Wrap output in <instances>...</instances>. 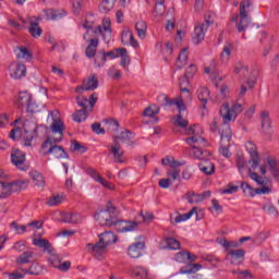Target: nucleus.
Wrapping results in <instances>:
<instances>
[{
  "mask_svg": "<svg viewBox=\"0 0 279 279\" xmlns=\"http://www.w3.org/2000/svg\"><path fill=\"white\" fill-rule=\"evenodd\" d=\"M160 112V108L156 105H150L148 108H146L143 112L144 117H156Z\"/></svg>",
  "mask_w": 279,
  "mask_h": 279,
  "instance_id": "obj_53",
  "label": "nucleus"
},
{
  "mask_svg": "<svg viewBox=\"0 0 279 279\" xmlns=\"http://www.w3.org/2000/svg\"><path fill=\"white\" fill-rule=\"evenodd\" d=\"M120 57H121V61H120L121 66H123V69L128 71V66L130 65V56H128V49L120 48Z\"/></svg>",
  "mask_w": 279,
  "mask_h": 279,
  "instance_id": "obj_42",
  "label": "nucleus"
},
{
  "mask_svg": "<svg viewBox=\"0 0 279 279\" xmlns=\"http://www.w3.org/2000/svg\"><path fill=\"white\" fill-rule=\"evenodd\" d=\"M132 136V132H130L129 130L122 131L120 135H114L113 136V141H117V143H119V141L121 143H125V141H130Z\"/></svg>",
  "mask_w": 279,
  "mask_h": 279,
  "instance_id": "obj_52",
  "label": "nucleus"
},
{
  "mask_svg": "<svg viewBox=\"0 0 279 279\" xmlns=\"http://www.w3.org/2000/svg\"><path fill=\"white\" fill-rule=\"evenodd\" d=\"M86 43H89V45L86 48L85 56L87 58H95L97 56V47H99V38H87Z\"/></svg>",
  "mask_w": 279,
  "mask_h": 279,
  "instance_id": "obj_22",
  "label": "nucleus"
},
{
  "mask_svg": "<svg viewBox=\"0 0 279 279\" xmlns=\"http://www.w3.org/2000/svg\"><path fill=\"white\" fill-rule=\"evenodd\" d=\"M106 51H99L97 54H96V58L94 60L95 62V65L98 66V68H101L104 66V64H106Z\"/></svg>",
  "mask_w": 279,
  "mask_h": 279,
  "instance_id": "obj_57",
  "label": "nucleus"
},
{
  "mask_svg": "<svg viewBox=\"0 0 279 279\" xmlns=\"http://www.w3.org/2000/svg\"><path fill=\"white\" fill-rule=\"evenodd\" d=\"M121 40L124 45H131L134 49L138 48V40L134 38V34L130 29L122 32Z\"/></svg>",
  "mask_w": 279,
  "mask_h": 279,
  "instance_id": "obj_21",
  "label": "nucleus"
},
{
  "mask_svg": "<svg viewBox=\"0 0 279 279\" xmlns=\"http://www.w3.org/2000/svg\"><path fill=\"white\" fill-rule=\"evenodd\" d=\"M114 3H117V0H104L99 7L100 12L108 14L114 8Z\"/></svg>",
  "mask_w": 279,
  "mask_h": 279,
  "instance_id": "obj_45",
  "label": "nucleus"
},
{
  "mask_svg": "<svg viewBox=\"0 0 279 279\" xmlns=\"http://www.w3.org/2000/svg\"><path fill=\"white\" fill-rule=\"evenodd\" d=\"M114 213H117V208L109 206L96 213L95 219L98 221L99 226H108L109 228L114 226L118 232H134V230L138 228V221L117 220Z\"/></svg>",
  "mask_w": 279,
  "mask_h": 279,
  "instance_id": "obj_1",
  "label": "nucleus"
},
{
  "mask_svg": "<svg viewBox=\"0 0 279 279\" xmlns=\"http://www.w3.org/2000/svg\"><path fill=\"white\" fill-rule=\"evenodd\" d=\"M33 99L34 98H32L29 92H20L16 99V106L17 108H27Z\"/></svg>",
  "mask_w": 279,
  "mask_h": 279,
  "instance_id": "obj_19",
  "label": "nucleus"
},
{
  "mask_svg": "<svg viewBox=\"0 0 279 279\" xmlns=\"http://www.w3.org/2000/svg\"><path fill=\"white\" fill-rule=\"evenodd\" d=\"M109 154L113 157V162L123 165L125 162V151L122 150L119 142L113 141V144L108 146Z\"/></svg>",
  "mask_w": 279,
  "mask_h": 279,
  "instance_id": "obj_13",
  "label": "nucleus"
},
{
  "mask_svg": "<svg viewBox=\"0 0 279 279\" xmlns=\"http://www.w3.org/2000/svg\"><path fill=\"white\" fill-rule=\"evenodd\" d=\"M246 151H248L251 159L250 165L251 169H258V166L260 165V156H258V150L256 149V145L254 142L248 141L245 143Z\"/></svg>",
  "mask_w": 279,
  "mask_h": 279,
  "instance_id": "obj_10",
  "label": "nucleus"
},
{
  "mask_svg": "<svg viewBox=\"0 0 279 279\" xmlns=\"http://www.w3.org/2000/svg\"><path fill=\"white\" fill-rule=\"evenodd\" d=\"M27 276H40V271H43V268L38 264H32L28 269H22Z\"/></svg>",
  "mask_w": 279,
  "mask_h": 279,
  "instance_id": "obj_46",
  "label": "nucleus"
},
{
  "mask_svg": "<svg viewBox=\"0 0 279 279\" xmlns=\"http://www.w3.org/2000/svg\"><path fill=\"white\" fill-rule=\"evenodd\" d=\"M220 134V143H230L232 141V130L230 129V124L223 121L221 126L219 128Z\"/></svg>",
  "mask_w": 279,
  "mask_h": 279,
  "instance_id": "obj_17",
  "label": "nucleus"
},
{
  "mask_svg": "<svg viewBox=\"0 0 279 279\" xmlns=\"http://www.w3.org/2000/svg\"><path fill=\"white\" fill-rule=\"evenodd\" d=\"M186 134H194L191 137H187L185 141L187 145L192 146V154L198 160H206L208 156L210 157V153L208 150H203L202 147H208V142L202 136L195 134V126L187 129Z\"/></svg>",
  "mask_w": 279,
  "mask_h": 279,
  "instance_id": "obj_2",
  "label": "nucleus"
},
{
  "mask_svg": "<svg viewBox=\"0 0 279 279\" xmlns=\"http://www.w3.org/2000/svg\"><path fill=\"white\" fill-rule=\"evenodd\" d=\"M35 253L32 251L23 252L22 255L17 256L15 259L16 265H29L34 260Z\"/></svg>",
  "mask_w": 279,
  "mask_h": 279,
  "instance_id": "obj_25",
  "label": "nucleus"
},
{
  "mask_svg": "<svg viewBox=\"0 0 279 279\" xmlns=\"http://www.w3.org/2000/svg\"><path fill=\"white\" fill-rule=\"evenodd\" d=\"M111 22L108 17H105L102 20V26H98L97 27V32L98 34H107L108 36L112 35V27L110 26Z\"/></svg>",
  "mask_w": 279,
  "mask_h": 279,
  "instance_id": "obj_34",
  "label": "nucleus"
},
{
  "mask_svg": "<svg viewBox=\"0 0 279 279\" xmlns=\"http://www.w3.org/2000/svg\"><path fill=\"white\" fill-rule=\"evenodd\" d=\"M189 77L186 74L183 76H180L179 78V86H180V90L181 93H185L186 97H191V90L189 89Z\"/></svg>",
  "mask_w": 279,
  "mask_h": 279,
  "instance_id": "obj_33",
  "label": "nucleus"
},
{
  "mask_svg": "<svg viewBox=\"0 0 279 279\" xmlns=\"http://www.w3.org/2000/svg\"><path fill=\"white\" fill-rule=\"evenodd\" d=\"M132 274L135 276V278L149 279V271L141 266H135L132 269Z\"/></svg>",
  "mask_w": 279,
  "mask_h": 279,
  "instance_id": "obj_36",
  "label": "nucleus"
},
{
  "mask_svg": "<svg viewBox=\"0 0 279 279\" xmlns=\"http://www.w3.org/2000/svg\"><path fill=\"white\" fill-rule=\"evenodd\" d=\"M47 21H58L66 16V11L48 9L45 11Z\"/></svg>",
  "mask_w": 279,
  "mask_h": 279,
  "instance_id": "obj_23",
  "label": "nucleus"
},
{
  "mask_svg": "<svg viewBox=\"0 0 279 279\" xmlns=\"http://www.w3.org/2000/svg\"><path fill=\"white\" fill-rule=\"evenodd\" d=\"M247 8H252V0H243L240 3V15H234L232 17V21L236 22V29L239 34H243L247 27H250V23H252V20L250 19V11Z\"/></svg>",
  "mask_w": 279,
  "mask_h": 279,
  "instance_id": "obj_4",
  "label": "nucleus"
},
{
  "mask_svg": "<svg viewBox=\"0 0 279 279\" xmlns=\"http://www.w3.org/2000/svg\"><path fill=\"white\" fill-rule=\"evenodd\" d=\"M9 75L12 80H21L27 75V68L25 64L12 62L9 65Z\"/></svg>",
  "mask_w": 279,
  "mask_h": 279,
  "instance_id": "obj_12",
  "label": "nucleus"
},
{
  "mask_svg": "<svg viewBox=\"0 0 279 279\" xmlns=\"http://www.w3.org/2000/svg\"><path fill=\"white\" fill-rule=\"evenodd\" d=\"M245 108H243V105L235 102L230 108V104L223 102L220 107V117L225 121V123H230V121H236V117L243 112Z\"/></svg>",
  "mask_w": 279,
  "mask_h": 279,
  "instance_id": "obj_6",
  "label": "nucleus"
},
{
  "mask_svg": "<svg viewBox=\"0 0 279 279\" xmlns=\"http://www.w3.org/2000/svg\"><path fill=\"white\" fill-rule=\"evenodd\" d=\"M26 157L25 153H23L20 149H13L11 153V162L16 169L20 171H28L29 170V165L26 162Z\"/></svg>",
  "mask_w": 279,
  "mask_h": 279,
  "instance_id": "obj_8",
  "label": "nucleus"
},
{
  "mask_svg": "<svg viewBox=\"0 0 279 279\" xmlns=\"http://www.w3.org/2000/svg\"><path fill=\"white\" fill-rule=\"evenodd\" d=\"M159 101H163L166 106H177L179 113H182L183 110H186L184 106V100L182 98H178L175 100L169 98V96L162 94L158 97Z\"/></svg>",
  "mask_w": 279,
  "mask_h": 279,
  "instance_id": "obj_15",
  "label": "nucleus"
},
{
  "mask_svg": "<svg viewBox=\"0 0 279 279\" xmlns=\"http://www.w3.org/2000/svg\"><path fill=\"white\" fill-rule=\"evenodd\" d=\"M241 189L244 191L245 195H247L248 197H254V195H267V193L270 192L269 187L267 186H264L260 189H254L252 187L251 184L245 182L241 184Z\"/></svg>",
  "mask_w": 279,
  "mask_h": 279,
  "instance_id": "obj_14",
  "label": "nucleus"
},
{
  "mask_svg": "<svg viewBox=\"0 0 279 279\" xmlns=\"http://www.w3.org/2000/svg\"><path fill=\"white\" fill-rule=\"evenodd\" d=\"M263 210L266 211L267 215H270V217H275L276 219H278V209H276V207H274L271 203H266L263 206Z\"/></svg>",
  "mask_w": 279,
  "mask_h": 279,
  "instance_id": "obj_48",
  "label": "nucleus"
},
{
  "mask_svg": "<svg viewBox=\"0 0 279 279\" xmlns=\"http://www.w3.org/2000/svg\"><path fill=\"white\" fill-rule=\"evenodd\" d=\"M16 57L19 58V60H32V53L29 52V50H27V48L24 47L20 48V53H17Z\"/></svg>",
  "mask_w": 279,
  "mask_h": 279,
  "instance_id": "obj_61",
  "label": "nucleus"
},
{
  "mask_svg": "<svg viewBox=\"0 0 279 279\" xmlns=\"http://www.w3.org/2000/svg\"><path fill=\"white\" fill-rule=\"evenodd\" d=\"M88 114H90V111H84V110H76L73 114H72V119L73 121H75V123H83V121H86V119H88Z\"/></svg>",
  "mask_w": 279,
  "mask_h": 279,
  "instance_id": "obj_35",
  "label": "nucleus"
},
{
  "mask_svg": "<svg viewBox=\"0 0 279 279\" xmlns=\"http://www.w3.org/2000/svg\"><path fill=\"white\" fill-rule=\"evenodd\" d=\"M108 75L112 80H121L122 77L121 71L116 69L114 66L109 68Z\"/></svg>",
  "mask_w": 279,
  "mask_h": 279,
  "instance_id": "obj_63",
  "label": "nucleus"
},
{
  "mask_svg": "<svg viewBox=\"0 0 279 279\" xmlns=\"http://www.w3.org/2000/svg\"><path fill=\"white\" fill-rule=\"evenodd\" d=\"M199 269H202L201 264H187L181 267L179 274H185V275L197 274Z\"/></svg>",
  "mask_w": 279,
  "mask_h": 279,
  "instance_id": "obj_31",
  "label": "nucleus"
},
{
  "mask_svg": "<svg viewBox=\"0 0 279 279\" xmlns=\"http://www.w3.org/2000/svg\"><path fill=\"white\" fill-rule=\"evenodd\" d=\"M76 104L80 108H82L81 110L85 112H93V104H90V100H88V98L77 96Z\"/></svg>",
  "mask_w": 279,
  "mask_h": 279,
  "instance_id": "obj_30",
  "label": "nucleus"
},
{
  "mask_svg": "<svg viewBox=\"0 0 279 279\" xmlns=\"http://www.w3.org/2000/svg\"><path fill=\"white\" fill-rule=\"evenodd\" d=\"M231 54H232V44L227 43L223 46L222 52L220 54V59L222 60V62H228Z\"/></svg>",
  "mask_w": 279,
  "mask_h": 279,
  "instance_id": "obj_43",
  "label": "nucleus"
},
{
  "mask_svg": "<svg viewBox=\"0 0 279 279\" xmlns=\"http://www.w3.org/2000/svg\"><path fill=\"white\" fill-rule=\"evenodd\" d=\"M62 202H64L63 195H52L47 199L46 204L47 206L53 207V206H60Z\"/></svg>",
  "mask_w": 279,
  "mask_h": 279,
  "instance_id": "obj_44",
  "label": "nucleus"
},
{
  "mask_svg": "<svg viewBox=\"0 0 279 279\" xmlns=\"http://www.w3.org/2000/svg\"><path fill=\"white\" fill-rule=\"evenodd\" d=\"M198 169H201L202 173H205V175H213V173H215V163L210 162L209 159L206 158L198 163Z\"/></svg>",
  "mask_w": 279,
  "mask_h": 279,
  "instance_id": "obj_24",
  "label": "nucleus"
},
{
  "mask_svg": "<svg viewBox=\"0 0 279 279\" xmlns=\"http://www.w3.org/2000/svg\"><path fill=\"white\" fill-rule=\"evenodd\" d=\"M86 173L87 175L92 177L95 182H98V184L108 187L109 183L104 179V177L100 175V173L96 169L87 168Z\"/></svg>",
  "mask_w": 279,
  "mask_h": 279,
  "instance_id": "obj_26",
  "label": "nucleus"
},
{
  "mask_svg": "<svg viewBox=\"0 0 279 279\" xmlns=\"http://www.w3.org/2000/svg\"><path fill=\"white\" fill-rule=\"evenodd\" d=\"M220 245H222V247L226 248L227 252H230V250H236V247H239V245H241V243L236 242V241H228L226 239L220 240Z\"/></svg>",
  "mask_w": 279,
  "mask_h": 279,
  "instance_id": "obj_47",
  "label": "nucleus"
},
{
  "mask_svg": "<svg viewBox=\"0 0 279 279\" xmlns=\"http://www.w3.org/2000/svg\"><path fill=\"white\" fill-rule=\"evenodd\" d=\"M24 268H17L9 274V279H23L25 278L26 274L23 271Z\"/></svg>",
  "mask_w": 279,
  "mask_h": 279,
  "instance_id": "obj_59",
  "label": "nucleus"
},
{
  "mask_svg": "<svg viewBox=\"0 0 279 279\" xmlns=\"http://www.w3.org/2000/svg\"><path fill=\"white\" fill-rule=\"evenodd\" d=\"M11 230H15V234H25L27 232V227L25 225H19V222L13 221L10 223Z\"/></svg>",
  "mask_w": 279,
  "mask_h": 279,
  "instance_id": "obj_51",
  "label": "nucleus"
},
{
  "mask_svg": "<svg viewBox=\"0 0 279 279\" xmlns=\"http://www.w3.org/2000/svg\"><path fill=\"white\" fill-rule=\"evenodd\" d=\"M213 25V21L205 20V23L199 24L194 28V36H193V43L195 45H199L204 38H206V32H208V27Z\"/></svg>",
  "mask_w": 279,
  "mask_h": 279,
  "instance_id": "obj_11",
  "label": "nucleus"
},
{
  "mask_svg": "<svg viewBox=\"0 0 279 279\" xmlns=\"http://www.w3.org/2000/svg\"><path fill=\"white\" fill-rule=\"evenodd\" d=\"M228 256H231L232 260H239V258H243L245 256V250H229L227 251Z\"/></svg>",
  "mask_w": 279,
  "mask_h": 279,
  "instance_id": "obj_49",
  "label": "nucleus"
},
{
  "mask_svg": "<svg viewBox=\"0 0 279 279\" xmlns=\"http://www.w3.org/2000/svg\"><path fill=\"white\" fill-rule=\"evenodd\" d=\"M189 204H199L202 203V194H194L193 192L187 193Z\"/></svg>",
  "mask_w": 279,
  "mask_h": 279,
  "instance_id": "obj_60",
  "label": "nucleus"
},
{
  "mask_svg": "<svg viewBox=\"0 0 279 279\" xmlns=\"http://www.w3.org/2000/svg\"><path fill=\"white\" fill-rule=\"evenodd\" d=\"M193 215H197V207L192 208L187 214L178 215L174 218V223H182V221H189Z\"/></svg>",
  "mask_w": 279,
  "mask_h": 279,
  "instance_id": "obj_38",
  "label": "nucleus"
},
{
  "mask_svg": "<svg viewBox=\"0 0 279 279\" xmlns=\"http://www.w3.org/2000/svg\"><path fill=\"white\" fill-rule=\"evenodd\" d=\"M267 163L269 167V171L272 173L275 178H278L279 170H278V163L272 158H267Z\"/></svg>",
  "mask_w": 279,
  "mask_h": 279,
  "instance_id": "obj_55",
  "label": "nucleus"
},
{
  "mask_svg": "<svg viewBox=\"0 0 279 279\" xmlns=\"http://www.w3.org/2000/svg\"><path fill=\"white\" fill-rule=\"evenodd\" d=\"M253 168L248 169V175L251 178V180H253L254 182H256V184H258V186H264L265 184V179H263V177L258 175V173L256 172H252Z\"/></svg>",
  "mask_w": 279,
  "mask_h": 279,
  "instance_id": "obj_56",
  "label": "nucleus"
},
{
  "mask_svg": "<svg viewBox=\"0 0 279 279\" xmlns=\"http://www.w3.org/2000/svg\"><path fill=\"white\" fill-rule=\"evenodd\" d=\"M267 239L266 232H259L253 238L254 245H262V243Z\"/></svg>",
  "mask_w": 279,
  "mask_h": 279,
  "instance_id": "obj_64",
  "label": "nucleus"
},
{
  "mask_svg": "<svg viewBox=\"0 0 279 279\" xmlns=\"http://www.w3.org/2000/svg\"><path fill=\"white\" fill-rule=\"evenodd\" d=\"M61 221L63 223H80V221H82V216L80 214L64 213L62 214Z\"/></svg>",
  "mask_w": 279,
  "mask_h": 279,
  "instance_id": "obj_28",
  "label": "nucleus"
},
{
  "mask_svg": "<svg viewBox=\"0 0 279 279\" xmlns=\"http://www.w3.org/2000/svg\"><path fill=\"white\" fill-rule=\"evenodd\" d=\"M99 88V77L97 74H93L83 80V84L75 88V93H84V90H97Z\"/></svg>",
  "mask_w": 279,
  "mask_h": 279,
  "instance_id": "obj_9",
  "label": "nucleus"
},
{
  "mask_svg": "<svg viewBox=\"0 0 279 279\" xmlns=\"http://www.w3.org/2000/svg\"><path fill=\"white\" fill-rule=\"evenodd\" d=\"M47 154H52L54 158H69V154L62 148L60 145H51L46 153H44V156H47Z\"/></svg>",
  "mask_w": 279,
  "mask_h": 279,
  "instance_id": "obj_20",
  "label": "nucleus"
},
{
  "mask_svg": "<svg viewBox=\"0 0 279 279\" xmlns=\"http://www.w3.org/2000/svg\"><path fill=\"white\" fill-rule=\"evenodd\" d=\"M29 182L27 180H20L9 183L11 195L12 193H19V191H24L28 186Z\"/></svg>",
  "mask_w": 279,
  "mask_h": 279,
  "instance_id": "obj_29",
  "label": "nucleus"
},
{
  "mask_svg": "<svg viewBox=\"0 0 279 279\" xmlns=\"http://www.w3.org/2000/svg\"><path fill=\"white\" fill-rule=\"evenodd\" d=\"M50 130L52 131V134H59V137H54V143H60L64 136V123L58 119H53Z\"/></svg>",
  "mask_w": 279,
  "mask_h": 279,
  "instance_id": "obj_18",
  "label": "nucleus"
},
{
  "mask_svg": "<svg viewBox=\"0 0 279 279\" xmlns=\"http://www.w3.org/2000/svg\"><path fill=\"white\" fill-rule=\"evenodd\" d=\"M155 12L157 16L165 14V0H157L155 4Z\"/></svg>",
  "mask_w": 279,
  "mask_h": 279,
  "instance_id": "obj_62",
  "label": "nucleus"
},
{
  "mask_svg": "<svg viewBox=\"0 0 279 279\" xmlns=\"http://www.w3.org/2000/svg\"><path fill=\"white\" fill-rule=\"evenodd\" d=\"M24 132L26 134L24 136V145L25 147H32V142L38 136V133H36L38 132V125L34 121L26 120L24 122Z\"/></svg>",
  "mask_w": 279,
  "mask_h": 279,
  "instance_id": "obj_7",
  "label": "nucleus"
},
{
  "mask_svg": "<svg viewBox=\"0 0 279 279\" xmlns=\"http://www.w3.org/2000/svg\"><path fill=\"white\" fill-rule=\"evenodd\" d=\"M219 153L221 154V156H225V158H230L232 156V154L230 153V143L220 142Z\"/></svg>",
  "mask_w": 279,
  "mask_h": 279,
  "instance_id": "obj_58",
  "label": "nucleus"
},
{
  "mask_svg": "<svg viewBox=\"0 0 279 279\" xmlns=\"http://www.w3.org/2000/svg\"><path fill=\"white\" fill-rule=\"evenodd\" d=\"M165 243L168 250H180L181 247L180 241L175 240L174 238L166 239Z\"/></svg>",
  "mask_w": 279,
  "mask_h": 279,
  "instance_id": "obj_50",
  "label": "nucleus"
},
{
  "mask_svg": "<svg viewBox=\"0 0 279 279\" xmlns=\"http://www.w3.org/2000/svg\"><path fill=\"white\" fill-rule=\"evenodd\" d=\"M208 97H210V90L206 87H202L198 89V99L202 102V108H206V104H208Z\"/></svg>",
  "mask_w": 279,
  "mask_h": 279,
  "instance_id": "obj_37",
  "label": "nucleus"
},
{
  "mask_svg": "<svg viewBox=\"0 0 279 279\" xmlns=\"http://www.w3.org/2000/svg\"><path fill=\"white\" fill-rule=\"evenodd\" d=\"M33 245H35V247H40L46 254H49L48 262L57 269L62 259L60 258V255L56 254L51 242H49L47 239H34Z\"/></svg>",
  "mask_w": 279,
  "mask_h": 279,
  "instance_id": "obj_5",
  "label": "nucleus"
},
{
  "mask_svg": "<svg viewBox=\"0 0 279 279\" xmlns=\"http://www.w3.org/2000/svg\"><path fill=\"white\" fill-rule=\"evenodd\" d=\"M145 250V243L136 242L129 246L128 255L130 258H141L143 251Z\"/></svg>",
  "mask_w": 279,
  "mask_h": 279,
  "instance_id": "obj_16",
  "label": "nucleus"
},
{
  "mask_svg": "<svg viewBox=\"0 0 279 279\" xmlns=\"http://www.w3.org/2000/svg\"><path fill=\"white\" fill-rule=\"evenodd\" d=\"M12 195L10 190V183L8 182H0V199H5Z\"/></svg>",
  "mask_w": 279,
  "mask_h": 279,
  "instance_id": "obj_41",
  "label": "nucleus"
},
{
  "mask_svg": "<svg viewBox=\"0 0 279 279\" xmlns=\"http://www.w3.org/2000/svg\"><path fill=\"white\" fill-rule=\"evenodd\" d=\"M161 165L163 167H170V169H175V167H182V165L184 163L180 161H175V158L173 157H166L161 159Z\"/></svg>",
  "mask_w": 279,
  "mask_h": 279,
  "instance_id": "obj_40",
  "label": "nucleus"
},
{
  "mask_svg": "<svg viewBox=\"0 0 279 279\" xmlns=\"http://www.w3.org/2000/svg\"><path fill=\"white\" fill-rule=\"evenodd\" d=\"M28 32L33 38H40V36H43V28L38 26V22H31Z\"/></svg>",
  "mask_w": 279,
  "mask_h": 279,
  "instance_id": "obj_39",
  "label": "nucleus"
},
{
  "mask_svg": "<svg viewBox=\"0 0 279 279\" xmlns=\"http://www.w3.org/2000/svg\"><path fill=\"white\" fill-rule=\"evenodd\" d=\"M187 58L189 57L186 56V49H182L177 59V68L182 69L184 64H186Z\"/></svg>",
  "mask_w": 279,
  "mask_h": 279,
  "instance_id": "obj_54",
  "label": "nucleus"
},
{
  "mask_svg": "<svg viewBox=\"0 0 279 279\" xmlns=\"http://www.w3.org/2000/svg\"><path fill=\"white\" fill-rule=\"evenodd\" d=\"M118 239L112 231H106L99 235V242L95 245L87 244V247H92V252L96 258H101L106 254V247L117 243Z\"/></svg>",
  "mask_w": 279,
  "mask_h": 279,
  "instance_id": "obj_3",
  "label": "nucleus"
},
{
  "mask_svg": "<svg viewBox=\"0 0 279 279\" xmlns=\"http://www.w3.org/2000/svg\"><path fill=\"white\" fill-rule=\"evenodd\" d=\"M29 175L33 182H35L36 186H40L41 189H45V177H43L40 172H38L37 170H32L29 172Z\"/></svg>",
  "mask_w": 279,
  "mask_h": 279,
  "instance_id": "obj_32",
  "label": "nucleus"
},
{
  "mask_svg": "<svg viewBox=\"0 0 279 279\" xmlns=\"http://www.w3.org/2000/svg\"><path fill=\"white\" fill-rule=\"evenodd\" d=\"M135 32L141 40H145L147 38V22L143 20L136 22Z\"/></svg>",
  "mask_w": 279,
  "mask_h": 279,
  "instance_id": "obj_27",
  "label": "nucleus"
}]
</instances>
